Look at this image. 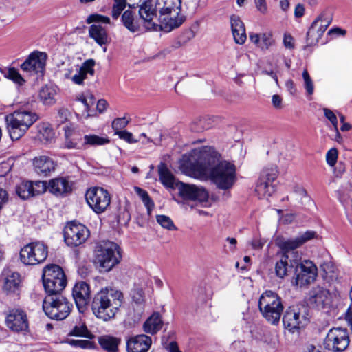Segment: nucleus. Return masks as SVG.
<instances>
[{"instance_id":"obj_59","label":"nucleus","mask_w":352,"mask_h":352,"mask_svg":"<svg viewBox=\"0 0 352 352\" xmlns=\"http://www.w3.org/2000/svg\"><path fill=\"white\" fill-rule=\"evenodd\" d=\"M256 7L261 13H266L267 8L265 0H254Z\"/></svg>"},{"instance_id":"obj_62","label":"nucleus","mask_w":352,"mask_h":352,"mask_svg":"<svg viewBox=\"0 0 352 352\" xmlns=\"http://www.w3.org/2000/svg\"><path fill=\"white\" fill-rule=\"evenodd\" d=\"M272 104L276 109H281L282 108V98L278 94H274L272 96Z\"/></svg>"},{"instance_id":"obj_36","label":"nucleus","mask_w":352,"mask_h":352,"mask_svg":"<svg viewBox=\"0 0 352 352\" xmlns=\"http://www.w3.org/2000/svg\"><path fill=\"white\" fill-rule=\"evenodd\" d=\"M101 347L108 352H117L120 340L111 336L105 335L98 338Z\"/></svg>"},{"instance_id":"obj_53","label":"nucleus","mask_w":352,"mask_h":352,"mask_svg":"<svg viewBox=\"0 0 352 352\" xmlns=\"http://www.w3.org/2000/svg\"><path fill=\"white\" fill-rule=\"evenodd\" d=\"M116 135H118V137L120 139L126 141L127 143L129 144L136 143L139 141V140L135 139L133 138V135L131 132H129L126 130L118 132V133H116Z\"/></svg>"},{"instance_id":"obj_7","label":"nucleus","mask_w":352,"mask_h":352,"mask_svg":"<svg viewBox=\"0 0 352 352\" xmlns=\"http://www.w3.org/2000/svg\"><path fill=\"white\" fill-rule=\"evenodd\" d=\"M316 236V232L308 230L294 239L278 237L276 240V244L280 249L283 254H287L288 256L292 258L290 261V265L294 267L301 259L300 254L298 251H296V249L314 239Z\"/></svg>"},{"instance_id":"obj_41","label":"nucleus","mask_w":352,"mask_h":352,"mask_svg":"<svg viewBox=\"0 0 352 352\" xmlns=\"http://www.w3.org/2000/svg\"><path fill=\"white\" fill-rule=\"evenodd\" d=\"M37 138L41 142H47L54 138L53 130L50 127L48 123H40L37 125Z\"/></svg>"},{"instance_id":"obj_2","label":"nucleus","mask_w":352,"mask_h":352,"mask_svg":"<svg viewBox=\"0 0 352 352\" xmlns=\"http://www.w3.org/2000/svg\"><path fill=\"white\" fill-rule=\"evenodd\" d=\"M122 302L123 294L120 291L102 289L94 296L91 309L98 318L107 321L115 317Z\"/></svg>"},{"instance_id":"obj_32","label":"nucleus","mask_w":352,"mask_h":352,"mask_svg":"<svg viewBox=\"0 0 352 352\" xmlns=\"http://www.w3.org/2000/svg\"><path fill=\"white\" fill-rule=\"evenodd\" d=\"M94 60L89 59L85 60L82 64V65L78 70L77 73L72 76V80L73 81V82L76 85H82L83 83L84 80L87 78L88 75L94 76Z\"/></svg>"},{"instance_id":"obj_35","label":"nucleus","mask_w":352,"mask_h":352,"mask_svg":"<svg viewBox=\"0 0 352 352\" xmlns=\"http://www.w3.org/2000/svg\"><path fill=\"white\" fill-rule=\"evenodd\" d=\"M122 21L124 27L131 32L141 30V25L138 20L135 19V14L131 10H127L123 13Z\"/></svg>"},{"instance_id":"obj_51","label":"nucleus","mask_w":352,"mask_h":352,"mask_svg":"<svg viewBox=\"0 0 352 352\" xmlns=\"http://www.w3.org/2000/svg\"><path fill=\"white\" fill-rule=\"evenodd\" d=\"M338 151L336 148H333L328 151L326 154L327 163L330 166H334L337 162Z\"/></svg>"},{"instance_id":"obj_29","label":"nucleus","mask_w":352,"mask_h":352,"mask_svg":"<svg viewBox=\"0 0 352 352\" xmlns=\"http://www.w3.org/2000/svg\"><path fill=\"white\" fill-rule=\"evenodd\" d=\"M230 24L235 43L243 45L247 39L244 23L240 19L239 16L232 15L230 16Z\"/></svg>"},{"instance_id":"obj_46","label":"nucleus","mask_w":352,"mask_h":352,"mask_svg":"<svg viewBox=\"0 0 352 352\" xmlns=\"http://www.w3.org/2000/svg\"><path fill=\"white\" fill-rule=\"evenodd\" d=\"M276 41L272 32H263L261 34V40L259 48L262 50H267L272 46L274 45Z\"/></svg>"},{"instance_id":"obj_63","label":"nucleus","mask_w":352,"mask_h":352,"mask_svg":"<svg viewBox=\"0 0 352 352\" xmlns=\"http://www.w3.org/2000/svg\"><path fill=\"white\" fill-rule=\"evenodd\" d=\"M265 241L261 239H254L252 240L251 245L254 249H261Z\"/></svg>"},{"instance_id":"obj_50","label":"nucleus","mask_w":352,"mask_h":352,"mask_svg":"<svg viewBox=\"0 0 352 352\" xmlns=\"http://www.w3.org/2000/svg\"><path fill=\"white\" fill-rule=\"evenodd\" d=\"M67 343L76 348L81 349H91L93 343L89 340H67Z\"/></svg>"},{"instance_id":"obj_33","label":"nucleus","mask_w":352,"mask_h":352,"mask_svg":"<svg viewBox=\"0 0 352 352\" xmlns=\"http://www.w3.org/2000/svg\"><path fill=\"white\" fill-rule=\"evenodd\" d=\"M163 325V321L158 312L153 313L144 323V331L151 335L159 331Z\"/></svg>"},{"instance_id":"obj_27","label":"nucleus","mask_w":352,"mask_h":352,"mask_svg":"<svg viewBox=\"0 0 352 352\" xmlns=\"http://www.w3.org/2000/svg\"><path fill=\"white\" fill-rule=\"evenodd\" d=\"M329 293L321 287H314L309 294L308 304L317 308H323L329 302Z\"/></svg>"},{"instance_id":"obj_5","label":"nucleus","mask_w":352,"mask_h":352,"mask_svg":"<svg viewBox=\"0 0 352 352\" xmlns=\"http://www.w3.org/2000/svg\"><path fill=\"white\" fill-rule=\"evenodd\" d=\"M258 308L263 316L270 323H278L283 305L278 295L270 290L265 291L258 300Z\"/></svg>"},{"instance_id":"obj_45","label":"nucleus","mask_w":352,"mask_h":352,"mask_svg":"<svg viewBox=\"0 0 352 352\" xmlns=\"http://www.w3.org/2000/svg\"><path fill=\"white\" fill-rule=\"evenodd\" d=\"M128 5L129 7L134 6L135 3L131 4L133 0H128ZM126 5V0H114V3L112 8V17L115 19H118L122 11L125 8Z\"/></svg>"},{"instance_id":"obj_4","label":"nucleus","mask_w":352,"mask_h":352,"mask_svg":"<svg viewBox=\"0 0 352 352\" xmlns=\"http://www.w3.org/2000/svg\"><path fill=\"white\" fill-rule=\"evenodd\" d=\"M120 248L118 244L111 241L104 242L97 247L95 263L100 272H109L121 260Z\"/></svg>"},{"instance_id":"obj_28","label":"nucleus","mask_w":352,"mask_h":352,"mask_svg":"<svg viewBox=\"0 0 352 352\" xmlns=\"http://www.w3.org/2000/svg\"><path fill=\"white\" fill-rule=\"evenodd\" d=\"M56 196L64 195L70 192L72 190V184L67 179L57 177L52 179L47 183V189Z\"/></svg>"},{"instance_id":"obj_24","label":"nucleus","mask_w":352,"mask_h":352,"mask_svg":"<svg viewBox=\"0 0 352 352\" xmlns=\"http://www.w3.org/2000/svg\"><path fill=\"white\" fill-rule=\"evenodd\" d=\"M151 338L144 335H138L129 338L126 340V349L128 352H146L151 347Z\"/></svg>"},{"instance_id":"obj_18","label":"nucleus","mask_w":352,"mask_h":352,"mask_svg":"<svg viewBox=\"0 0 352 352\" xmlns=\"http://www.w3.org/2000/svg\"><path fill=\"white\" fill-rule=\"evenodd\" d=\"M283 322L285 329L294 332L305 325L307 318L297 307H289L283 315Z\"/></svg>"},{"instance_id":"obj_40","label":"nucleus","mask_w":352,"mask_h":352,"mask_svg":"<svg viewBox=\"0 0 352 352\" xmlns=\"http://www.w3.org/2000/svg\"><path fill=\"white\" fill-rule=\"evenodd\" d=\"M110 142L107 136H99L95 134L84 136L83 146H97L109 144Z\"/></svg>"},{"instance_id":"obj_56","label":"nucleus","mask_w":352,"mask_h":352,"mask_svg":"<svg viewBox=\"0 0 352 352\" xmlns=\"http://www.w3.org/2000/svg\"><path fill=\"white\" fill-rule=\"evenodd\" d=\"M323 111L325 117L331 122V123L333 126L334 130L337 131L338 120L335 113L331 110L327 108H324Z\"/></svg>"},{"instance_id":"obj_23","label":"nucleus","mask_w":352,"mask_h":352,"mask_svg":"<svg viewBox=\"0 0 352 352\" xmlns=\"http://www.w3.org/2000/svg\"><path fill=\"white\" fill-rule=\"evenodd\" d=\"M72 296L79 311L84 312L90 298L89 285L84 281L76 283L73 288Z\"/></svg>"},{"instance_id":"obj_13","label":"nucleus","mask_w":352,"mask_h":352,"mask_svg":"<svg viewBox=\"0 0 352 352\" xmlns=\"http://www.w3.org/2000/svg\"><path fill=\"white\" fill-rule=\"evenodd\" d=\"M349 343L350 339L347 329L341 327L331 329L324 342L325 348L333 352L345 351Z\"/></svg>"},{"instance_id":"obj_49","label":"nucleus","mask_w":352,"mask_h":352,"mask_svg":"<svg viewBox=\"0 0 352 352\" xmlns=\"http://www.w3.org/2000/svg\"><path fill=\"white\" fill-rule=\"evenodd\" d=\"M129 123V120L125 116L114 119L111 123V126L115 131V134L122 131V129H124Z\"/></svg>"},{"instance_id":"obj_37","label":"nucleus","mask_w":352,"mask_h":352,"mask_svg":"<svg viewBox=\"0 0 352 352\" xmlns=\"http://www.w3.org/2000/svg\"><path fill=\"white\" fill-rule=\"evenodd\" d=\"M292 257L287 254H281L280 258L275 265V272L278 277L283 278L287 276L289 268L293 267L290 265Z\"/></svg>"},{"instance_id":"obj_38","label":"nucleus","mask_w":352,"mask_h":352,"mask_svg":"<svg viewBox=\"0 0 352 352\" xmlns=\"http://www.w3.org/2000/svg\"><path fill=\"white\" fill-rule=\"evenodd\" d=\"M65 146L69 149H80V137L77 133L69 129H65Z\"/></svg>"},{"instance_id":"obj_10","label":"nucleus","mask_w":352,"mask_h":352,"mask_svg":"<svg viewBox=\"0 0 352 352\" xmlns=\"http://www.w3.org/2000/svg\"><path fill=\"white\" fill-rule=\"evenodd\" d=\"M85 199L92 210L99 214L104 212L111 204V195L102 187H91L85 193Z\"/></svg>"},{"instance_id":"obj_55","label":"nucleus","mask_w":352,"mask_h":352,"mask_svg":"<svg viewBox=\"0 0 352 352\" xmlns=\"http://www.w3.org/2000/svg\"><path fill=\"white\" fill-rule=\"evenodd\" d=\"M87 22L89 23L92 22H98L108 24L110 23V19L107 16L100 14H91L88 17Z\"/></svg>"},{"instance_id":"obj_17","label":"nucleus","mask_w":352,"mask_h":352,"mask_svg":"<svg viewBox=\"0 0 352 352\" xmlns=\"http://www.w3.org/2000/svg\"><path fill=\"white\" fill-rule=\"evenodd\" d=\"M7 327L13 331L26 332L29 328L26 313L21 309H10L6 318Z\"/></svg>"},{"instance_id":"obj_6","label":"nucleus","mask_w":352,"mask_h":352,"mask_svg":"<svg viewBox=\"0 0 352 352\" xmlns=\"http://www.w3.org/2000/svg\"><path fill=\"white\" fill-rule=\"evenodd\" d=\"M72 307V303L59 293L47 294L43 304V309L45 314L50 318L56 320H62L66 318L70 314Z\"/></svg>"},{"instance_id":"obj_22","label":"nucleus","mask_w":352,"mask_h":352,"mask_svg":"<svg viewBox=\"0 0 352 352\" xmlns=\"http://www.w3.org/2000/svg\"><path fill=\"white\" fill-rule=\"evenodd\" d=\"M179 195L186 200H197L205 201L208 198V192L202 188L195 185L180 183L178 186Z\"/></svg>"},{"instance_id":"obj_61","label":"nucleus","mask_w":352,"mask_h":352,"mask_svg":"<svg viewBox=\"0 0 352 352\" xmlns=\"http://www.w3.org/2000/svg\"><path fill=\"white\" fill-rule=\"evenodd\" d=\"M79 101L82 102V104L85 106V109L87 111H89V109L91 105L94 104L93 102V97L91 96L89 98H87L86 97H81L79 98Z\"/></svg>"},{"instance_id":"obj_1","label":"nucleus","mask_w":352,"mask_h":352,"mask_svg":"<svg viewBox=\"0 0 352 352\" xmlns=\"http://www.w3.org/2000/svg\"><path fill=\"white\" fill-rule=\"evenodd\" d=\"M212 147L193 149L188 157H183L179 168L185 175L202 181L210 179L221 190L231 189L236 182V166L226 160Z\"/></svg>"},{"instance_id":"obj_12","label":"nucleus","mask_w":352,"mask_h":352,"mask_svg":"<svg viewBox=\"0 0 352 352\" xmlns=\"http://www.w3.org/2000/svg\"><path fill=\"white\" fill-rule=\"evenodd\" d=\"M294 267L295 272L292 280L293 285L302 287L310 285L316 280L318 269L312 261L305 260L300 263L298 262Z\"/></svg>"},{"instance_id":"obj_16","label":"nucleus","mask_w":352,"mask_h":352,"mask_svg":"<svg viewBox=\"0 0 352 352\" xmlns=\"http://www.w3.org/2000/svg\"><path fill=\"white\" fill-rule=\"evenodd\" d=\"M136 4L140 7L139 14L144 28L147 30H157L159 25L153 21L158 12L156 3L153 6L151 1L138 0Z\"/></svg>"},{"instance_id":"obj_3","label":"nucleus","mask_w":352,"mask_h":352,"mask_svg":"<svg viewBox=\"0 0 352 352\" xmlns=\"http://www.w3.org/2000/svg\"><path fill=\"white\" fill-rule=\"evenodd\" d=\"M38 119L32 111H15L6 116L7 130L12 140H19Z\"/></svg>"},{"instance_id":"obj_57","label":"nucleus","mask_w":352,"mask_h":352,"mask_svg":"<svg viewBox=\"0 0 352 352\" xmlns=\"http://www.w3.org/2000/svg\"><path fill=\"white\" fill-rule=\"evenodd\" d=\"M8 201V194L7 191L0 188V211Z\"/></svg>"},{"instance_id":"obj_64","label":"nucleus","mask_w":352,"mask_h":352,"mask_svg":"<svg viewBox=\"0 0 352 352\" xmlns=\"http://www.w3.org/2000/svg\"><path fill=\"white\" fill-rule=\"evenodd\" d=\"M305 13V8L302 4H298L294 10V15L297 18L302 17Z\"/></svg>"},{"instance_id":"obj_14","label":"nucleus","mask_w":352,"mask_h":352,"mask_svg":"<svg viewBox=\"0 0 352 352\" xmlns=\"http://www.w3.org/2000/svg\"><path fill=\"white\" fill-rule=\"evenodd\" d=\"M64 240L68 246L76 247L86 241L89 231L84 225L76 221L68 223L63 230Z\"/></svg>"},{"instance_id":"obj_39","label":"nucleus","mask_w":352,"mask_h":352,"mask_svg":"<svg viewBox=\"0 0 352 352\" xmlns=\"http://www.w3.org/2000/svg\"><path fill=\"white\" fill-rule=\"evenodd\" d=\"M56 90L51 86H44L39 91L38 97L41 101L46 105H51L55 102Z\"/></svg>"},{"instance_id":"obj_30","label":"nucleus","mask_w":352,"mask_h":352,"mask_svg":"<svg viewBox=\"0 0 352 352\" xmlns=\"http://www.w3.org/2000/svg\"><path fill=\"white\" fill-rule=\"evenodd\" d=\"M155 3L160 16L175 15L181 11L180 0H157Z\"/></svg>"},{"instance_id":"obj_25","label":"nucleus","mask_w":352,"mask_h":352,"mask_svg":"<svg viewBox=\"0 0 352 352\" xmlns=\"http://www.w3.org/2000/svg\"><path fill=\"white\" fill-rule=\"evenodd\" d=\"M56 166V164L53 159L46 155L35 157L33 160L34 170L41 176H48L55 170Z\"/></svg>"},{"instance_id":"obj_54","label":"nucleus","mask_w":352,"mask_h":352,"mask_svg":"<svg viewBox=\"0 0 352 352\" xmlns=\"http://www.w3.org/2000/svg\"><path fill=\"white\" fill-rule=\"evenodd\" d=\"M132 298L137 304H142L144 301V292L142 288H135L132 293Z\"/></svg>"},{"instance_id":"obj_21","label":"nucleus","mask_w":352,"mask_h":352,"mask_svg":"<svg viewBox=\"0 0 352 352\" xmlns=\"http://www.w3.org/2000/svg\"><path fill=\"white\" fill-rule=\"evenodd\" d=\"M331 19L324 14L319 16L311 24L307 33V39L311 44L318 43L331 23Z\"/></svg>"},{"instance_id":"obj_48","label":"nucleus","mask_w":352,"mask_h":352,"mask_svg":"<svg viewBox=\"0 0 352 352\" xmlns=\"http://www.w3.org/2000/svg\"><path fill=\"white\" fill-rule=\"evenodd\" d=\"M302 76L304 80V87L306 89L307 94L311 96L314 91V82L307 69H305L302 72Z\"/></svg>"},{"instance_id":"obj_60","label":"nucleus","mask_w":352,"mask_h":352,"mask_svg":"<svg viewBox=\"0 0 352 352\" xmlns=\"http://www.w3.org/2000/svg\"><path fill=\"white\" fill-rule=\"evenodd\" d=\"M250 40L251 42H252L254 44H255L257 47H259V45L261 44V34H256L254 32H250L249 34Z\"/></svg>"},{"instance_id":"obj_47","label":"nucleus","mask_w":352,"mask_h":352,"mask_svg":"<svg viewBox=\"0 0 352 352\" xmlns=\"http://www.w3.org/2000/svg\"><path fill=\"white\" fill-rule=\"evenodd\" d=\"M157 222L164 228L168 230H177V228L175 226L172 219L166 215H157Z\"/></svg>"},{"instance_id":"obj_44","label":"nucleus","mask_w":352,"mask_h":352,"mask_svg":"<svg viewBox=\"0 0 352 352\" xmlns=\"http://www.w3.org/2000/svg\"><path fill=\"white\" fill-rule=\"evenodd\" d=\"M135 191L138 194V195L141 198L142 202L144 203L145 207L147 209L148 214H150L155 206V204L153 200L149 197L148 192L140 187H135Z\"/></svg>"},{"instance_id":"obj_31","label":"nucleus","mask_w":352,"mask_h":352,"mask_svg":"<svg viewBox=\"0 0 352 352\" xmlns=\"http://www.w3.org/2000/svg\"><path fill=\"white\" fill-rule=\"evenodd\" d=\"M160 28L162 30L169 32L175 28L179 27L184 21V17L179 14L175 15L160 16Z\"/></svg>"},{"instance_id":"obj_19","label":"nucleus","mask_w":352,"mask_h":352,"mask_svg":"<svg viewBox=\"0 0 352 352\" xmlns=\"http://www.w3.org/2000/svg\"><path fill=\"white\" fill-rule=\"evenodd\" d=\"M47 190V182L43 181H25L16 187V193L23 199L44 193Z\"/></svg>"},{"instance_id":"obj_43","label":"nucleus","mask_w":352,"mask_h":352,"mask_svg":"<svg viewBox=\"0 0 352 352\" xmlns=\"http://www.w3.org/2000/svg\"><path fill=\"white\" fill-rule=\"evenodd\" d=\"M4 76L8 78L19 85H22L25 82L24 78L19 73L17 69L14 67L6 68L1 71Z\"/></svg>"},{"instance_id":"obj_52","label":"nucleus","mask_w":352,"mask_h":352,"mask_svg":"<svg viewBox=\"0 0 352 352\" xmlns=\"http://www.w3.org/2000/svg\"><path fill=\"white\" fill-rule=\"evenodd\" d=\"M284 47L289 50H292L296 47L295 39L289 33H285L283 38Z\"/></svg>"},{"instance_id":"obj_26","label":"nucleus","mask_w":352,"mask_h":352,"mask_svg":"<svg viewBox=\"0 0 352 352\" xmlns=\"http://www.w3.org/2000/svg\"><path fill=\"white\" fill-rule=\"evenodd\" d=\"M89 36L96 43L107 51V45L110 43L111 38L104 27L100 24L94 23L89 28Z\"/></svg>"},{"instance_id":"obj_9","label":"nucleus","mask_w":352,"mask_h":352,"mask_svg":"<svg viewBox=\"0 0 352 352\" xmlns=\"http://www.w3.org/2000/svg\"><path fill=\"white\" fill-rule=\"evenodd\" d=\"M48 256V247L43 241L29 243L21 248L19 252L20 261L24 265H36L43 263Z\"/></svg>"},{"instance_id":"obj_8","label":"nucleus","mask_w":352,"mask_h":352,"mask_svg":"<svg viewBox=\"0 0 352 352\" xmlns=\"http://www.w3.org/2000/svg\"><path fill=\"white\" fill-rule=\"evenodd\" d=\"M42 279L47 294L60 293L67 285V278L63 270L56 264L47 265L43 268Z\"/></svg>"},{"instance_id":"obj_34","label":"nucleus","mask_w":352,"mask_h":352,"mask_svg":"<svg viewBox=\"0 0 352 352\" xmlns=\"http://www.w3.org/2000/svg\"><path fill=\"white\" fill-rule=\"evenodd\" d=\"M160 181L166 188H174L175 178L171 171L164 163H160L158 166Z\"/></svg>"},{"instance_id":"obj_58","label":"nucleus","mask_w":352,"mask_h":352,"mask_svg":"<svg viewBox=\"0 0 352 352\" xmlns=\"http://www.w3.org/2000/svg\"><path fill=\"white\" fill-rule=\"evenodd\" d=\"M328 34L335 37L344 36L346 34V30L340 28H334L329 30Z\"/></svg>"},{"instance_id":"obj_15","label":"nucleus","mask_w":352,"mask_h":352,"mask_svg":"<svg viewBox=\"0 0 352 352\" xmlns=\"http://www.w3.org/2000/svg\"><path fill=\"white\" fill-rule=\"evenodd\" d=\"M46 58L47 55L45 53L34 52L21 65V68L23 71L28 72L30 75L37 74L43 76L45 71Z\"/></svg>"},{"instance_id":"obj_11","label":"nucleus","mask_w":352,"mask_h":352,"mask_svg":"<svg viewBox=\"0 0 352 352\" xmlns=\"http://www.w3.org/2000/svg\"><path fill=\"white\" fill-rule=\"evenodd\" d=\"M278 175V170L276 166H266L262 169L255 187V192L260 199L272 195L274 191L272 183Z\"/></svg>"},{"instance_id":"obj_42","label":"nucleus","mask_w":352,"mask_h":352,"mask_svg":"<svg viewBox=\"0 0 352 352\" xmlns=\"http://www.w3.org/2000/svg\"><path fill=\"white\" fill-rule=\"evenodd\" d=\"M68 336L85 337L89 339L94 338V336L89 331L85 324L82 322L75 325L69 332Z\"/></svg>"},{"instance_id":"obj_20","label":"nucleus","mask_w":352,"mask_h":352,"mask_svg":"<svg viewBox=\"0 0 352 352\" xmlns=\"http://www.w3.org/2000/svg\"><path fill=\"white\" fill-rule=\"evenodd\" d=\"M21 282L20 274L10 270H5L0 278L2 291L7 295L17 293L20 289Z\"/></svg>"}]
</instances>
